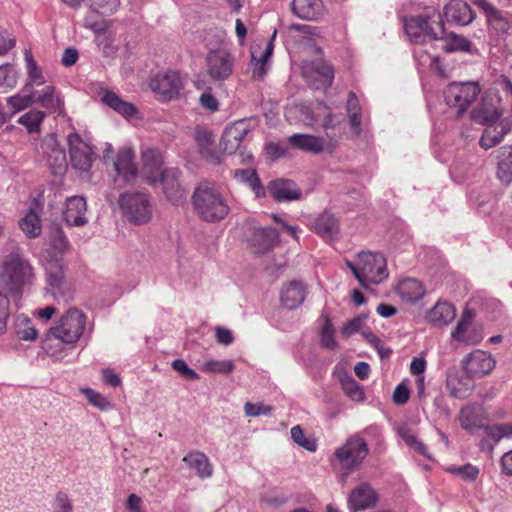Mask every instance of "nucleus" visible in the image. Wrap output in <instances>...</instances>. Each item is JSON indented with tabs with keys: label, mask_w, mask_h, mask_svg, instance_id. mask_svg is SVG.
Wrapping results in <instances>:
<instances>
[{
	"label": "nucleus",
	"mask_w": 512,
	"mask_h": 512,
	"mask_svg": "<svg viewBox=\"0 0 512 512\" xmlns=\"http://www.w3.org/2000/svg\"><path fill=\"white\" fill-rule=\"evenodd\" d=\"M86 323L87 316L82 310L76 307L67 309L57 323L47 330L43 341L46 353L55 359H62L67 351L60 344L73 348L83 336Z\"/></svg>",
	"instance_id": "obj_1"
},
{
	"label": "nucleus",
	"mask_w": 512,
	"mask_h": 512,
	"mask_svg": "<svg viewBox=\"0 0 512 512\" xmlns=\"http://www.w3.org/2000/svg\"><path fill=\"white\" fill-rule=\"evenodd\" d=\"M192 205L197 216L207 223L220 222L230 212L228 199L213 184H199L192 195Z\"/></svg>",
	"instance_id": "obj_2"
},
{
	"label": "nucleus",
	"mask_w": 512,
	"mask_h": 512,
	"mask_svg": "<svg viewBox=\"0 0 512 512\" xmlns=\"http://www.w3.org/2000/svg\"><path fill=\"white\" fill-rule=\"evenodd\" d=\"M33 277L32 265L18 250L9 253L0 265V285L10 294H20Z\"/></svg>",
	"instance_id": "obj_3"
},
{
	"label": "nucleus",
	"mask_w": 512,
	"mask_h": 512,
	"mask_svg": "<svg viewBox=\"0 0 512 512\" xmlns=\"http://www.w3.org/2000/svg\"><path fill=\"white\" fill-rule=\"evenodd\" d=\"M359 284L363 288L382 283L388 278L387 261L383 254L375 252H361L357 263L346 261Z\"/></svg>",
	"instance_id": "obj_4"
},
{
	"label": "nucleus",
	"mask_w": 512,
	"mask_h": 512,
	"mask_svg": "<svg viewBox=\"0 0 512 512\" xmlns=\"http://www.w3.org/2000/svg\"><path fill=\"white\" fill-rule=\"evenodd\" d=\"M44 268L46 271L47 291L57 301L69 302L72 298V291L65 280L63 260L48 253Z\"/></svg>",
	"instance_id": "obj_5"
},
{
	"label": "nucleus",
	"mask_w": 512,
	"mask_h": 512,
	"mask_svg": "<svg viewBox=\"0 0 512 512\" xmlns=\"http://www.w3.org/2000/svg\"><path fill=\"white\" fill-rule=\"evenodd\" d=\"M119 206L124 216L135 225L146 224L152 218L151 201L145 193H123L119 198Z\"/></svg>",
	"instance_id": "obj_6"
},
{
	"label": "nucleus",
	"mask_w": 512,
	"mask_h": 512,
	"mask_svg": "<svg viewBox=\"0 0 512 512\" xmlns=\"http://www.w3.org/2000/svg\"><path fill=\"white\" fill-rule=\"evenodd\" d=\"M481 89L477 82H452L444 90L446 104L461 116L477 99Z\"/></svg>",
	"instance_id": "obj_7"
},
{
	"label": "nucleus",
	"mask_w": 512,
	"mask_h": 512,
	"mask_svg": "<svg viewBox=\"0 0 512 512\" xmlns=\"http://www.w3.org/2000/svg\"><path fill=\"white\" fill-rule=\"evenodd\" d=\"M432 20H437L439 24L441 22V15L434 7H427L421 15L405 18L404 29L410 41L422 43L425 38L438 39V35L429 24Z\"/></svg>",
	"instance_id": "obj_8"
},
{
	"label": "nucleus",
	"mask_w": 512,
	"mask_h": 512,
	"mask_svg": "<svg viewBox=\"0 0 512 512\" xmlns=\"http://www.w3.org/2000/svg\"><path fill=\"white\" fill-rule=\"evenodd\" d=\"M369 453L368 445L360 434L349 437L346 442L334 452L340 466L352 471L357 469Z\"/></svg>",
	"instance_id": "obj_9"
},
{
	"label": "nucleus",
	"mask_w": 512,
	"mask_h": 512,
	"mask_svg": "<svg viewBox=\"0 0 512 512\" xmlns=\"http://www.w3.org/2000/svg\"><path fill=\"white\" fill-rule=\"evenodd\" d=\"M206 73L213 82L227 80L233 72L235 58L226 48L210 50L205 58Z\"/></svg>",
	"instance_id": "obj_10"
},
{
	"label": "nucleus",
	"mask_w": 512,
	"mask_h": 512,
	"mask_svg": "<svg viewBox=\"0 0 512 512\" xmlns=\"http://www.w3.org/2000/svg\"><path fill=\"white\" fill-rule=\"evenodd\" d=\"M150 88L159 100L166 102L179 97L183 82L178 72L170 70L155 75L150 81Z\"/></svg>",
	"instance_id": "obj_11"
},
{
	"label": "nucleus",
	"mask_w": 512,
	"mask_h": 512,
	"mask_svg": "<svg viewBox=\"0 0 512 512\" xmlns=\"http://www.w3.org/2000/svg\"><path fill=\"white\" fill-rule=\"evenodd\" d=\"M67 142L72 167L82 172H88L95 159L93 147L75 132L67 136Z\"/></svg>",
	"instance_id": "obj_12"
},
{
	"label": "nucleus",
	"mask_w": 512,
	"mask_h": 512,
	"mask_svg": "<svg viewBox=\"0 0 512 512\" xmlns=\"http://www.w3.org/2000/svg\"><path fill=\"white\" fill-rule=\"evenodd\" d=\"M39 149L53 174L62 173L67 168L66 152L56 134L51 133L43 137Z\"/></svg>",
	"instance_id": "obj_13"
},
{
	"label": "nucleus",
	"mask_w": 512,
	"mask_h": 512,
	"mask_svg": "<svg viewBox=\"0 0 512 512\" xmlns=\"http://www.w3.org/2000/svg\"><path fill=\"white\" fill-rule=\"evenodd\" d=\"M496 365L491 354L482 350H476L462 360L465 374L470 379H477L490 373Z\"/></svg>",
	"instance_id": "obj_14"
},
{
	"label": "nucleus",
	"mask_w": 512,
	"mask_h": 512,
	"mask_svg": "<svg viewBox=\"0 0 512 512\" xmlns=\"http://www.w3.org/2000/svg\"><path fill=\"white\" fill-rule=\"evenodd\" d=\"M475 5L483 11L490 28L499 35L512 32V14L499 10L487 0H476Z\"/></svg>",
	"instance_id": "obj_15"
},
{
	"label": "nucleus",
	"mask_w": 512,
	"mask_h": 512,
	"mask_svg": "<svg viewBox=\"0 0 512 512\" xmlns=\"http://www.w3.org/2000/svg\"><path fill=\"white\" fill-rule=\"evenodd\" d=\"M250 131L251 126L247 120L234 122L225 128L219 143L220 149L226 154H234Z\"/></svg>",
	"instance_id": "obj_16"
},
{
	"label": "nucleus",
	"mask_w": 512,
	"mask_h": 512,
	"mask_svg": "<svg viewBox=\"0 0 512 512\" xmlns=\"http://www.w3.org/2000/svg\"><path fill=\"white\" fill-rule=\"evenodd\" d=\"M249 243L255 254H265L279 242V233L271 227H253Z\"/></svg>",
	"instance_id": "obj_17"
},
{
	"label": "nucleus",
	"mask_w": 512,
	"mask_h": 512,
	"mask_svg": "<svg viewBox=\"0 0 512 512\" xmlns=\"http://www.w3.org/2000/svg\"><path fill=\"white\" fill-rule=\"evenodd\" d=\"M117 174L115 182L123 181V183H131L136 175L137 168L134 163V153L130 148L121 149L113 163Z\"/></svg>",
	"instance_id": "obj_18"
},
{
	"label": "nucleus",
	"mask_w": 512,
	"mask_h": 512,
	"mask_svg": "<svg viewBox=\"0 0 512 512\" xmlns=\"http://www.w3.org/2000/svg\"><path fill=\"white\" fill-rule=\"evenodd\" d=\"M179 175L178 169L170 168L161 171L157 176L166 198L174 204L184 199V191L178 182Z\"/></svg>",
	"instance_id": "obj_19"
},
{
	"label": "nucleus",
	"mask_w": 512,
	"mask_h": 512,
	"mask_svg": "<svg viewBox=\"0 0 512 512\" xmlns=\"http://www.w3.org/2000/svg\"><path fill=\"white\" fill-rule=\"evenodd\" d=\"M376 502L377 495L373 488L367 483H362L353 489L348 497V507L352 512L369 509L373 507Z\"/></svg>",
	"instance_id": "obj_20"
},
{
	"label": "nucleus",
	"mask_w": 512,
	"mask_h": 512,
	"mask_svg": "<svg viewBox=\"0 0 512 512\" xmlns=\"http://www.w3.org/2000/svg\"><path fill=\"white\" fill-rule=\"evenodd\" d=\"M511 129L512 122L508 118L486 126L480 138V146L485 150L495 147L503 141Z\"/></svg>",
	"instance_id": "obj_21"
},
{
	"label": "nucleus",
	"mask_w": 512,
	"mask_h": 512,
	"mask_svg": "<svg viewBox=\"0 0 512 512\" xmlns=\"http://www.w3.org/2000/svg\"><path fill=\"white\" fill-rule=\"evenodd\" d=\"M87 204L84 197L72 196L67 198L63 216L69 226H83L87 223Z\"/></svg>",
	"instance_id": "obj_22"
},
{
	"label": "nucleus",
	"mask_w": 512,
	"mask_h": 512,
	"mask_svg": "<svg viewBox=\"0 0 512 512\" xmlns=\"http://www.w3.org/2000/svg\"><path fill=\"white\" fill-rule=\"evenodd\" d=\"M312 228L325 241H334L338 238L340 232L338 219L327 211H324L315 218Z\"/></svg>",
	"instance_id": "obj_23"
},
{
	"label": "nucleus",
	"mask_w": 512,
	"mask_h": 512,
	"mask_svg": "<svg viewBox=\"0 0 512 512\" xmlns=\"http://www.w3.org/2000/svg\"><path fill=\"white\" fill-rule=\"evenodd\" d=\"M443 14L448 22L462 26L470 24L475 17L470 6L463 0H451L444 7Z\"/></svg>",
	"instance_id": "obj_24"
},
{
	"label": "nucleus",
	"mask_w": 512,
	"mask_h": 512,
	"mask_svg": "<svg viewBox=\"0 0 512 512\" xmlns=\"http://www.w3.org/2000/svg\"><path fill=\"white\" fill-rule=\"evenodd\" d=\"M303 74L306 77H312L313 74L317 75V80L319 84L316 86L319 88H327L329 87L334 79V70L331 65H329L324 60H314L311 62H305L303 64Z\"/></svg>",
	"instance_id": "obj_25"
},
{
	"label": "nucleus",
	"mask_w": 512,
	"mask_h": 512,
	"mask_svg": "<svg viewBox=\"0 0 512 512\" xmlns=\"http://www.w3.org/2000/svg\"><path fill=\"white\" fill-rule=\"evenodd\" d=\"M288 142L292 147L312 154H319L325 149L329 150L325 138L311 134H293L289 136Z\"/></svg>",
	"instance_id": "obj_26"
},
{
	"label": "nucleus",
	"mask_w": 512,
	"mask_h": 512,
	"mask_svg": "<svg viewBox=\"0 0 512 512\" xmlns=\"http://www.w3.org/2000/svg\"><path fill=\"white\" fill-rule=\"evenodd\" d=\"M306 287L300 281H291L286 284L281 291L282 304L292 310L299 307L305 300Z\"/></svg>",
	"instance_id": "obj_27"
},
{
	"label": "nucleus",
	"mask_w": 512,
	"mask_h": 512,
	"mask_svg": "<svg viewBox=\"0 0 512 512\" xmlns=\"http://www.w3.org/2000/svg\"><path fill=\"white\" fill-rule=\"evenodd\" d=\"M34 102L48 110L50 113L62 115L64 113L63 101L55 92L52 85L45 86L40 92H35Z\"/></svg>",
	"instance_id": "obj_28"
},
{
	"label": "nucleus",
	"mask_w": 512,
	"mask_h": 512,
	"mask_svg": "<svg viewBox=\"0 0 512 512\" xmlns=\"http://www.w3.org/2000/svg\"><path fill=\"white\" fill-rule=\"evenodd\" d=\"M472 380L467 376L465 378L460 376L457 371L449 372L446 387L450 396L459 399L467 398L474 387Z\"/></svg>",
	"instance_id": "obj_29"
},
{
	"label": "nucleus",
	"mask_w": 512,
	"mask_h": 512,
	"mask_svg": "<svg viewBox=\"0 0 512 512\" xmlns=\"http://www.w3.org/2000/svg\"><path fill=\"white\" fill-rule=\"evenodd\" d=\"M456 316L455 308L448 302L438 301L426 315L428 322L437 327H443L451 323Z\"/></svg>",
	"instance_id": "obj_30"
},
{
	"label": "nucleus",
	"mask_w": 512,
	"mask_h": 512,
	"mask_svg": "<svg viewBox=\"0 0 512 512\" xmlns=\"http://www.w3.org/2000/svg\"><path fill=\"white\" fill-rule=\"evenodd\" d=\"M269 193L278 201H293L301 196L294 182L290 180L279 179L269 183Z\"/></svg>",
	"instance_id": "obj_31"
},
{
	"label": "nucleus",
	"mask_w": 512,
	"mask_h": 512,
	"mask_svg": "<svg viewBox=\"0 0 512 512\" xmlns=\"http://www.w3.org/2000/svg\"><path fill=\"white\" fill-rule=\"evenodd\" d=\"M276 30H274L271 38L266 43L265 49L261 52L257 48L251 50V60L253 67V75L259 79H262L266 74V62L270 59L274 49V40L276 38Z\"/></svg>",
	"instance_id": "obj_32"
},
{
	"label": "nucleus",
	"mask_w": 512,
	"mask_h": 512,
	"mask_svg": "<svg viewBox=\"0 0 512 512\" xmlns=\"http://www.w3.org/2000/svg\"><path fill=\"white\" fill-rule=\"evenodd\" d=\"M496 153L497 178L508 185L512 182V145H504Z\"/></svg>",
	"instance_id": "obj_33"
},
{
	"label": "nucleus",
	"mask_w": 512,
	"mask_h": 512,
	"mask_svg": "<svg viewBox=\"0 0 512 512\" xmlns=\"http://www.w3.org/2000/svg\"><path fill=\"white\" fill-rule=\"evenodd\" d=\"M480 410V407L475 405H466L461 408L458 419L462 429L473 434L484 427Z\"/></svg>",
	"instance_id": "obj_34"
},
{
	"label": "nucleus",
	"mask_w": 512,
	"mask_h": 512,
	"mask_svg": "<svg viewBox=\"0 0 512 512\" xmlns=\"http://www.w3.org/2000/svg\"><path fill=\"white\" fill-rule=\"evenodd\" d=\"M195 141L197 143L199 152L204 159L211 163L220 162V159L213 148L214 140L210 131L200 127L196 128Z\"/></svg>",
	"instance_id": "obj_35"
},
{
	"label": "nucleus",
	"mask_w": 512,
	"mask_h": 512,
	"mask_svg": "<svg viewBox=\"0 0 512 512\" xmlns=\"http://www.w3.org/2000/svg\"><path fill=\"white\" fill-rule=\"evenodd\" d=\"M396 291L403 301L409 303L419 301L425 294L421 282L412 278L401 280L397 285Z\"/></svg>",
	"instance_id": "obj_36"
},
{
	"label": "nucleus",
	"mask_w": 512,
	"mask_h": 512,
	"mask_svg": "<svg viewBox=\"0 0 512 512\" xmlns=\"http://www.w3.org/2000/svg\"><path fill=\"white\" fill-rule=\"evenodd\" d=\"M101 100L104 104H106L107 106H109L125 118H130L134 116L137 112L136 107L132 103L122 100L120 96L113 91H103Z\"/></svg>",
	"instance_id": "obj_37"
},
{
	"label": "nucleus",
	"mask_w": 512,
	"mask_h": 512,
	"mask_svg": "<svg viewBox=\"0 0 512 512\" xmlns=\"http://www.w3.org/2000/svg\"><path fill=\"white\" fill-rule=\"evenodd\" d=\"M183 461L190 469L195 470L200 478H208L212 475V465L202 452H191L183 458Z\"/></svg>",
	"instance_id": "obj_38"
},
{
	"label": "nucleus",
	"mask_w": 512,
	"mask_h": 512,
	"mask_svg": "<svg viewBox=\"0 0 512 512\" xmlns=\"http://www.w3.org/2000/svg\"><path fill=\"white\" fill-rule=\"evenodd\" d=\"M471 119L481 125L495 124L501 118V113L493 106L481 103L471 111Z\"/></svg>",
	"instance_id": "obj_39"
},
{
	"label": "nucleus",
	"mask_w": 512,
	"mask_h": 512,
	"mask_svg": "<svg viewBox=\"0 0 512 512\" xmlns=\"http://www.w3.org/2000/svg\"><path fill=\"white\" fill-rule=\"evenodd\" d=\"M233 177L240 183L247 184L257 197L265 196V189L260 183V179L254 169H236L233 171Z\"/></svg>",
	"instance_id": "obj_40"
},
{
	"label": "nucleus",
	"mask_w": 512,
	"mask_h": 512,
	"mask_svg": "<svg viewBox=\"0 0 512 512\" xmlns=\"http://www.w3.org/2000/svg\"><path fill=\"white\" fill-rule=\"evenodd\" d=\"M142 161L144 169H146L151 174V177H149L151 183L154 184L156 182L155 177H157L162 171L161 155L155 149L145 148L142 150Z\"/></svg>",
	"instance_id": "obj_41"
},
{
	"label": "nucleus",
	"mask_w": 512,
	"mask_h": 512,
	"mask_svg": "<svg viewBox=\"0 0 512 512\" xmlns=\"http://www.w3.org/2000/svg\"><path fill=\"white\" fill-rule=\"evenodd\" d=\"M442 39V49L445 52H468L472 53V44L471 42L463 36L457 35L455 33H449L445 36L441 37Z\"/></svg>",
	"instance_id": "obj_42"
},
{
	"label": "nucleus",
	"mask_w": 512,
	"mask_h": 512,
	"mask_svg": "<svg viewBox=\"0 0 512 512\" xmlns=\"http://www.w3.org/2000/svg\"><path fill=\"white\" fill-rule=\"evenodd\" d=\"M19 227L28 238H36L41 233V222L38 214L33 210L29 211L19 220Z\"/></svg>",
	"instance_id": "obj_43"
},
{
	"label": "nucleus",
	"mask_w": 512,
	"mask_h": 512,
	"mask_svg": "<svg viewBox=\"0 0 512 512\" xmlns=\"http://www.w3.org/2000/svg\"><path fill=\"white\" fill-rule=\"evenodd\" d=\"M25 61L28 74L26 89H32L34 86H41L45 84L46 80L42 70L35 62L31 52H25Z\"/></svg>",
	"instance_id": "obj_44"
},
{
	"label": "nucleus",
	"mask_w": 512,
	"mask_h": 512,
	"mask_svg": "<svg viewBox=\"0 0 512 512\" xmlns=\"http://www.w3.org/2000/svg\"><path fill=\"white\" fill-rule=\"evenodd\" d=\"M320 0H293V13L302 19H313L317 15Z\"/></svg>",
	"instance_id": "obj_45"
},
{
	"label": "nucleus",
	"mask_w": 512,
	"mask_h": 512,
	"mask_svg": "<svg viewBox=\"0 0 512 512\" xmlns=\"http://www.w3.org/2000/svg\"><path fill=\"white\" fill-rule=\"evenodd\" d=\"M341 387L345 395L355 402H362L365 393L360 384H358L351 376L344 375L340 378Z\"/></svg>",
	"instance_id": "obj_46"
},
{
	"label": "nucleus",
	"mask_w": 512,
	"mask_h": 512,
	"mask_svg": "<svg viewBox=\"0 0 512 512\" xmlns=\"http://www.w3.org/2000/svg\"><path fill=\"white\" fill-rule=\"evenodd\" d=\"M35 97L34 91H29L26 95L16 94L7 98V110L10 115V119L19 111L26 109Z\"/></svg>",
	"instance_id": "obj_47"
},
{
	"label": "nucleus",
	"mask_w": 512,
	"mask_h": 512,
	"mask_svg": "<svg viewBox=\"0 0 512 512\" xmlns=\"http://www.w3.org/2000/svg\"><path fill=\"white\" fill-rule=\"evenodd\" d=\"M346 110L351 127L355 130L357 134H359L361 125V107L359 104V100L354 92L349 93Z\"/></svg>",
	"instance_id": "obj_48"
},
{
	"label": "nucleus",
	"mask_w": 512,
	"mask_h": 512,
	"mask_svg": "<svg viewBox=\"0 0 512 512\" xmlns=\"http://www.w3.org/2000/svg\"><path fill=\"white\" fill-rule=\"evenodd\" d=\"M112 24V20H107L103 18L96 19L91 15H87L83 19V26L91 30L96 35V37L111 33L110 28Z\"/></svg>",
	"instance_id": "obj_49"
},
{
	"label": "nucleus",
	"mask_w": 512,
	"mask_h": 512,
	"mask_svg": "<svg viewBox=\"0 0 512 512\" xmlns=\"http://www.w3.org/2000/svg\"><path fill=\"white\" fill-rule=\"evenodd\" d=\"M45 118V113L39 110H30L18 119V123L25 126L29 133L40 131V125Z\"/></svg>",
	"instance_id": "obj_50"
},
{
	"label": "nucleus",
	"mask_w": 512,
	"mask_h": 512,
	"mask_svg": "<svg viewBox=\"0 0 512 512\" xmlns=\"http://www.w3.org/2000/svg\"><path fill=\"white\" fill-rule=\"evenodd\" d=\"M94 41L104 57L114 58L116 56L118 47L115 45L114 33L111 32L103 36L95 37Z\"/></svg>",
	"instance_id": "obj_51"
},
{
	"label": "nucleus",
	"mask_w": 512,
	"mask_h": 512,
	"mask_svg": "<svg viewBox=\"0 0 512 512\" xmlns=\"http://www.w3.org/2000/svg\"><path fill=\"white\" fill-rule=\"evenodd\" d=\"M398 434L405 441V443L412 447L417 453L425 456L428 459L431 458L427 447L417 439V437L411 432L410 429L401 427L398 429Z\"/></svg>",
	"instance_id": "obj_52"
},
{
	"label": "nucleus",
	"mask_w": 512,
	"mask_h": 512,
	"mask_svg": "<svg viewBox=\"0 0 512 512\" xmlns=\"http://www.w3.org/2000/svg\"><path fill=\"white\" fill-rule=\"evenodd\" d=\"M320 344L330 350L337 348V341L334 337V328L329 317H323V324L320 330Z\"/></svg>",
	"instance_id": "obj_53"
},
{
	"label": "nucleus",
	"mask_w": 512,
	"mask_h": 512,
	"mask_svg": "<svg viewBox=\"0 0 512 512\" xmlns=\"http://www.w3.org/2000/svg\"><path fill=\"white\" fill-rule=\"evenodd\" d=\"M234 368L232 360H208L202 365L201 370L205 373L229 374Z\"/></svg>",
	"instance_id": "obj_54"
},
{
	"label": "nucleus",
	"mask_w": 512,
	"mask_h": 512,
	"mask_svg": "<svg viewBox=\"0 0 512 512\" xmlns=\"http://www.w3.org/2000/svg\"><path fill=\"white\" fill-rule=\"evenodd\" d=\"M120 7V0H90L89 9L101 15L114 14Z\"/></svg>",
	"instance_id": "obj_55"
},
{
	"label": "nucleus",
	"mask_w": 512,
	"mask_h": 512,
	"mask_svg": "<svg viewBox=\"0 0 512 512\" xmlns=\"http://www.w3.org/2000/svg\"><path fill=\"white\" fill-rule=\"evenodd\" d=\"M452 474L460 477L462 480L466 482H474L480 473V470L477 466L472 464H465L462 466H454L448 469Z\"/></svg>",
	"instance_id": "obj_56"
},
{
	"label": "nucleus",
	"mask_w": 512,
	"mask_h": 512,
	"mask_svg": "<svg viewBox=\"0 0 512 512\" xmlns=\"http://www.w3.org/2000/svg\"><path fill=\"white\" fill-rule=\"evenodd\" d=\"M485 433L489 438H491L494 442H499L504 437L512 436V424L503 423L492 426H485Z\"/></svg>",
	"instance_id": "obj_57"
},
{
	"label": "nucleus",
	"mask_w": 512,
	"mask_h": 512,
	"mask_svg": "<svg viewBox=\"0 0 512 512\" xmlns=\"http://www.w3.org/2000/svg\"><path fill=\"white\" fill-rule=\"evenodd\" d=\"M17 83V72L10 64L0 65V88L11 89Z\"/></svg>",
	"instance_id": "obj_58"
},
{
	"label": "nucleus",
	"mask_w": 512,
	"mask_h": 512,
	"mask_svg": "<svg viewBox=\"0 0 512 512\" xmlns=\"http://www.w3.org/2000/svg\"><path fill=\"white\" fill-rule=\"evenodd\" d=\"M322 126L325 131L324 138L326 139V142L328 143L327 148L329 149V151H332L335 148V140L338 135L335 132L336 128H337V123L334 122V116L331 113H329L325 117Z\"/></svg>",
	"instance_id": "obj_59"
},
{
	"label": "nucleus",
	"mask_w": 512,
	"mask_h": 512,
	"mask_svg": "<svg viewBox=\"0 0 512 512\" xmlns=\"http://www.w3.org/2000/svg\"><path fill=\"white\" fill-rule=\"evenodd\" d=\"M82 393L85 394L88 402L94 407L99 408L100 410L107 411L111 409L110 401L100 394L99 392L94 391L90 388L82 389Z\"/></svg>",
	"instance_id": "obj_60"
},
{
	"label": "nucleus",
	"mask_w": 512,
	"mask_h": 512,
	"mask_svg": "<svg viewBox=\"0 0 512 512\" xmlns=\"http://www.w3.org/2000/svg\"><path fill=\"white\" fill-rule=\"evenodd\" d=\"M291 438L296 444L310 452H314L317 448L316 441L314 439L306 438L303 429L299 425L292 427Z\"/></svg>",
	"instance_id": "obj_61"
},
{
	"label": "nucleus",
	"mask_w": 512,
	"mask_h": 512,
	"mask_svg": "<svg viewBox=\"0 0 512 512\" xmlns=\"http://www.w3.org/2000/svg\"><path fill=\"white\" fill-rule=\"evenodd\" d=\"M473 313L469 310L463 312L457 326L452 331L451 336L456 341H465L464 331L468 328L473 320Z\"/></svg>",
	"instance_id": "obj_62"
},
{
	"label": "nucleus",
	"mask_w": 512,
	"mask_h": 512,
	"mask_svg": "<svg viewBox=\"0 0 512 512\" xmlns=\"http://www.w3.org/2000/svg\"><path fill=\"white\" fill-rule=\"evenodd\" d=\"M16 333L24 341L35 340L38 336V331L32 325L31 320L27 318L18 323Z\"/></svg>",
	"instance_id": "obj_63"
},
{
	"label": "nucleus",
	"mask_w": 512,
	"mask_h": 512,
	"mask_svg": "<svg viewBox=\"0 0 512 512\" xmlns=\"http://www.w3.org/2000/svg\"><path fill=\"white\" fill-rule=\"evenodd\" d=\"M53 512H72L73 505L65 492H58L53 502Z\"/></svg>",
	"instance_id": "obj_64"
}]
</instances>
